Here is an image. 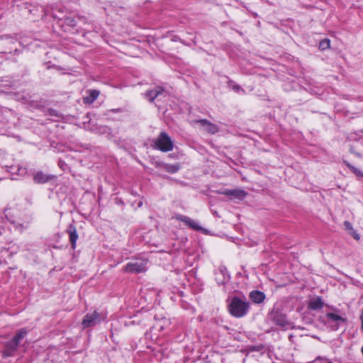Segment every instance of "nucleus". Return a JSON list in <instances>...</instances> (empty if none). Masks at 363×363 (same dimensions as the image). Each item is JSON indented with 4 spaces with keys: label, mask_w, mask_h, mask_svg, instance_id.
Returning a JSON list of instances; mask_svg holds the SVG:
<instances>
[{
    "label": "nucleus",
    "mask_w": 363,
    "mask_h": 363,
    "mask_svg": "<svg viewBox=\"0 0 363 363\" xmlns=\"http://www.w3.org/2000/svg\"><path fill=\"white\" fill-rule=\"evenodd\" d=\"M88 95L84 97V102L85 104H92L99 96V91L97 90H89Z\"/></svg>",
    "instance_id": "dca6fc26"
},
{
    "label": "nucleus",
    "mask_w": 363,
    "mask_h": 363,
    "mask_svg": "<svg viewBox=\"0 0 363 363\" xmlns=\"http://www.w3.org/2000/svg\"><path fill=\"white\" fill-rule=\"evenodd\" d=\"M101 320L100 315L98 312L94 311L91 313H88L85 315L83 321L82 326L84 328L91 327L100 323Z\"/></svg>",
    "instance_id": "423d86ee"
},
{
    "label": "nucleus",
    "mask_w": 363,
    "mask_h": 363,
    "mask_svg": "<svg viewBox=\"0 0 363 363\" xmlns=\"http://www.w3.org/2000/svg\"><path fill=\"white\" fill-rule=\"evenodd\" d=\"M177 220H180L184 223L187 227L197 231H204V229L199 224L196 220L191 219V218L178 214L173 217Z\"/></svg>",
    "instance_id": "39448f33"
},
{
    "label": "nucleus",
    "mask_w": 363,
    "mask_h": 363,
    "mask_svg": "<svg viewBox=\"0 0 363 363\" xmlns=\"http://www.w3.org/2000/svg\"><path fill=\"white\" fill-rule=\"evenodd\" d=\"M67 232L69 234V241L72 245V249H75L77 240L78 239V234L77 233V229L74 225H69L67 229Z\"/></svg>",
    "instance_id": "9d476101"
},
{
    "label": "nucleus",
    "mask_w": 363,
    "mask_h": 363,
    "mask_svg": "<svg viewBox=\"0 0 363 363\" xmlns=\"http://www.w3.org/2000/svg\"><path fill=\"white\" fill-rule=\"evenodd\" d=\"M330 47V40L324 39L321 40L319 43V48L321 50L328 49Z\"/></svg>",
    "instance_id": "412c9836"
},
{
    "label": "nucleus",
    "mask_w": 363,
    "mask_h": 363,
    "mask_svg": "<svg viewBox=\"0 0 363 363\" xmlns=\"http://www.w3.org/2000/svg\"><path fill=\"white\" fill-rule=\"evenodd\" d=\"M325 323L332 330H336L340 325L346 322V318L339 314V311L335 310L334 312L327 313L324 317Z\"/></svg>",
    "instance_id": "f03ea898"
},
{
    "label": "nucleus",
    "mask_w": 363,
    "mask_h": 363,
    "mask_svg": "<svg viewBox=\"0 0 363 363\" xmlns=\"http://www.w3.org/2000/svg\"><path fill=\"white\" fill-rule=\"evenodd\" d=\"M18 345V343L13 338L6 342L5 345L4 350L3 351V355L4 357H10L12 356L16 350L17 349V347Z\"/></svg>",
    "instance_id": "1a4fd4ad"
},
{
    "label": "nucleus",
    "mask_w": 363,
    "mask_h": 363,
    "mask_svg": "<svg viewBox=\"0 0 363 363\" xmlns=\"http://www.w3.org/2000/svg\"><path fill=\"white\" fill-rule=\"evenodd\" d=\"M154 147L165 152L172 150L174 145L171 138L165 132H162L155 139Z\"/></svg>",
    "instance_id": "7ed1b4c3"
},
{
    "label": "nucleus",
    "mask_w": 363,
    "mask_h": 363,
    "mask_svg": "<svg viewBox=\"0 0 363 363\" xmlns=\"http://www.w3.org/2000/svg\"><path fill=\"white\" fill-rule=\"evenodd\" d=\"M161 94H163V89L160 87H157L155 89L147 91L145 93V97L150 101H152L155 98H157Z\"/></svg>",
    "instance_id": "2eb2a0df"
},
{
    "label": "nucleus",
    "mask_w": 363,
    "mask_h": 363,
    "mask_svg": "<svg viewBox=\"0 0 363 363\" xmlns=\"http://www.w3.org/2000/svg\"><path fill=\"white\" fill-rule=\"evenodd\" d=\"M52 177L45 174L43 172H38L33 177V180L35 183L43 184L48 182Z\"/></svg>",
    "instance_id": "4468645a"
},
{
    "label": "nucleus",
    "mask_w": 363,
    "mask_h": 363,
    "mask_svg": "<svg viewBox=\"0 0 363 363\" xmlns=\"http://www.w3.org/2000/svg\"><path fill=\"white\" fill-rule=\"evenodd\" d=\"M147 260L145 259H135L128 262L124 268V271L128 273H141L146 271Z\"/></svg>",
    "instance_id": "20e7f679"
},
{
    "label": "nucleus",
    "mask_w": 363,
    "mask_h": 363,
    "mask_svg": "<svg viewBox=\"0 0 363 363\" xmlns=\"http://www.w3.org/2000/svg\"><path fill=\"white\" fill-rule=\"evenodd\" d=\"M346 165L357 176L363 177V173L355 167L351 165L349 163H346Z\"/></svg>",
    "instance_id": "aec40b11"
},
{
    "label": "nucleus",
    "mask_w": 363,
    "mask_h": 363,
    "mask_svg": "<svg viewBox=\"0 0 363 363\" xmlns=\"http://www.w3.org/2000/svg\"><path fill=\"white\" fill-rule=\"evenodd\" d=\"M250 298L257 304L262 303L265 299V294L260 291H252L250 293Z\"/></svg>",
    "instance_id": "f8f14e48"
},
{
    "label": "nucleus",
    "mask_w": 363,
    "mask_h": 363,
    "mask_svg": "<svg viewBox=\"0 0 363 363\" xmlns=\"http://www.w3.org/2000/svg\"><path fill=\"white\" fill-rule=\"evenodd\" d=\"M344 226H345V229L347 230H348L349 232L353 229L352 224L349 221H347V220L344 222Z\"/></svg>",
    "instance_id": "5701e85b"
},
{
    "label": "nucleus",
    "mask_w": 363,
    "mask_h": 363,
    "mask_svg": "<svg viewBox=\"0 0 363 363\" xmlns=\"http://www.w3.org/2000/svg\"><path fill=\"white\" fill-rule=\"evenodd\" d=\"M228 86L232 88V89H233L236 92L239 91H244L239 85L235 84L233 81L228 82Z\"/></svg>",
    "instance_id": "4be33fe9"
},
{
    "label": "nucleus",
    "mask_w": 363,
    "mask_h": 363,
    "mask_svg": "<svg viewBox=\"0 0 363 363\" xmlns=\"http://www.w3.org/2000/svg\"><path fill=\"white\" fill-rule=\"evenodd\" d=\"M324 303L320 297L315 296L310 299L308 307L311 310L317 311L323 307Z\"/></svg>",
    "instance_id": "9b49d317"
},
{
    "label": "nucleus",
    "mask_w": 363,
    "mask_h": 363,
    "mask_svg": "<svg viewBox=\"0 0 363 363\" xmlns=\"http://www.w3.org/2000/svg\"><path fill=\"white\" fill-rule=\"evenodd\" d=\"M197 123L201 124L203 130L211 134H215L219 130L217 125L212 123L206 119L199 120L197 121Z\"/></svg>",
    "instance_id": "6e6552de"
},
{
    "label": "nucleus",
    "mask_w": 363,
    "mask_h": 363,
    "mask_svg": "<svg viewBox=\"0 0 363 363\" xmlns=\"http://www.w3.org/2000/svg\"><path fill=\"white\" fill-rule=\"evenodd\" d=\"M350 234L356 240H359V234L352 229L351 231H350Z\"/></svg>",
    "instance_id": "b1692460"
},
{
    "label": "nucleus",
    "mask_w": 363,
    "mask_h": 363,
    "mask_svg": "<svg viewBox=\"0 0 363 363\" xmlns=\"http://www.w3.org/2000/svg\"><path fill=\"white\" fill-rule=\"evenodd\" d=\"M230 277L224 269H220L219 273L217 274V277L216 278L218 284L220 285L224 284L225 282L228 281Z\"/></svg>",
    "instance_id": "f3484780"
},
{
    "label": "nucleus",
    "mask_w": 363,
    "mask_h": 363,
    "mask_svg": "<svg viewBox=\"0 0 363 363\" xmlns=\"http://www.w3.org/2000/svg\"><path fill=\"white\" fill-rule=\"evenodd\" d=\"M272 321L277 325L286 330L291 327V323L287 320L285 315L279 312H274L272 313Z\"/></svg>",
    "instance_id": "0eeeda50"
},
{
    "label": "nucleus",
    "mask_w": 363,
    "mask_h": 363,
    "mask_svg": "<svg viewBox=\"0 0 363 363\" xmlns=\"http://www.w3.org/2000/svg\"><path fill=\"white\" fill-rule=\"evenodd\" d=\"M163 167L167 172L172 174L176 173L180 169L178 164H164Z\"/></svg>",
    "instance_id": "a211bd4d"
},
{
    "label": "nucleus",
    "mask_w": 363,
    "mask_h": 363,
    "mask_svg": "<svg viewBox=\"0 0 363 363\" xmlns=\"http://www.w3.org/2000/svg\"><path fill=\"white\" fill-rule=\"evenodd\" d=\"M250 308V303L245 298L233 297L229 304V312L235 318L245 316Z\"/></svg>",
    "instance_id": "f257e3e1"
},
{
    "label": "nucleus",
    "mask_w": 363,
    "mask_h": 363,
    "mask_svg": "<svg viewBox=\"0 0 363 363\" xmlns=\"http://www.w3.org/2000/svg\"><path fill=\"white\" fill-rule=\"evenodd\" d=\"M18 174L23 175L26 173V169L25 168H18Z\"/></svg>",
    "instance_id": "a878e982"
},
{
    "label": "nucleus",
    "mask_w": 363,
    "mask_h": 363,
    "mask_svg": "<svg viewBox=\"0 0 363 363\" xmlns=\"http://www.w3.org/2000/svg\"><path fill=\"white\" fill-rule=\"evenodd\" d=\"M66 21L68 24H69L71 26H74L76 25L75 21L74 19L71 18H67Z\"/></svg>",
    "instance_id": "393cba45"
},
{
    "label": "nucleus",
    "mask_w": 363,
    "mask_h": 363,
    "mask_svg": "<svg viewBox=\"0 0 363 363\" xmlns=\"http://www.w3.org/2000/svg\"><path fill=\"white\" fill-rule=\"evenodd\" d=\"M223 194L236 199H243L246 196L245 191L242 189L225 190Z\"/></svg>",
    "instance_id": "ddd939ff"
},
{
    "label": "nucleus",
    "mask_w": 363,
    "mask_h": 363,
    "mask_svg": "<svg viewBox=\"0 0 363 363\" xmlns=\"http://www.w3.org/2000/svg\"><path fill=\"white\" fill-rule=\"evenodd\" d=\"M26 330L25 329H21L16 335L13 337L18 343L26 336Z\"/></svg>",
    "instance_id": "6ab92c4d"
}]
</instances>
